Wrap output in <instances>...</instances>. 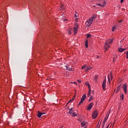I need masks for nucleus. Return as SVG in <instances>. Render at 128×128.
I'll return each instance as SVG.
<instances>
[{"label": "nucleus", "instance_id": "obj_21", "mask_svg": "<svg viewBox=\"0 0 128 128\" xmlns=\"http://www.w3.org/2000/svg\"><path fill=\"white\" fill-rule=\"evenodd\" d=\"M108 82L110 84V74L108 75Z\"/></svg>", "mask_w": 128, "mask_h": 128}, {"label": "nucleus", "instance_id": "obj_26", "mask_svg": "<svg viewBox=\"0 0 128 128\" xmlns=\"http://www.w3.org/2000/svg\"><path fill=\"white\" fill-rule=\"evenodd\" d=\"M92 100H94V98H92V96H91L89 100H88V102H92Z\"/></svg>", "mask_w": 128, "mask_h": 128}, {"label": "nucleus", "instance_id": "obj_7", "mask_svg": "<svg viewBox=\"0 0 128 128\" xmlns=\"http://www.w3.org/2000/svg\"><path fill=\"white\" fill-rule=\"evenodd\" d=\"M78 30V25H76V27H74V34H76Z\"/></svg>", "mask_w": 128, "mask_h": 128}, {"label": "nucleus", "instance_id": "obj_14", "mask_svg": "<svg viewBox=\"0 0 128 128\" xmlns=\"http://www.w3.org/2000/svg\"><path fill=\"white\" fill-rule=\"evenodd\" d=\"M112 42H114V40L112 39H108L106 42L107 44H112Z\"/></svg>", "mask_w": 128, "mask_h": 128}, {"label": "nucleus", "instance_id": "obj_27", "mask_svg": "<svg viewBox=\"0 0 128 128\" xmlns=\"http://www.w3.org/2000/svg\"><path fill=\"white\" fill-rule=\"evenodd\" d=\"M82 126H84L86 125V122H83L81 123Z\"/></svg>", "mask_w": 128, "mask_h": 128}, {"label": "nucleus", "instance_id": "obj_29", "mask_svg": "<svg viewBox=\"0 0 128 128\" xmlns=\"http://www.w3.org/2000/svg\"><path fill=\"white\" fill-rule=\"evenodd\" d=\"M90 36H92V35H90V34H88L86 38H90Z\"/></svg>", "mask_w": 128, "mask_h": 128}, {"label": "nucleus", "instance_id": "obj_30", "mask_svg": "<svg viewBox=\"0 0 128 128\" xmlns=\"http://www.w3.org/2000/svg\"><path fill=\"white\" fill-rule=\"evenodd\" d=\"M72 100H74V98H72V100H70L67 103V104H70V102H72Z\"/></svg>", "mask_w": 128, "mask_h": 128}, {"label": "nucleus", "instance_id": "obj_18", "mask_svg": "<svg viewBox=\"0 0 128 128\" xmlns=\"http://www.w3.org/2000/svg\"><path fill=\"white\" fill-rule=\"evenodd\" d=\"M64 8H66L64 5H61V6H60V10H64Z\"/></svg>", "mask_w": 128, "mask_h": 128}, {"label": "nucleus", "instance_id": "obj_1", "mask_svg": "<svg viewBox=\"0 0 128 128\" xmlns=\"http://www.w3.org/2000/svg\"><path fill=\"white\" fill-rule=\"evenodd\" d=\"M86 98V94H84V95L82 96L81 98V100L80 102L78 104V106H80V104H82V102H84Z\"/></svg>", "mask_w": 128, "mask_h": 128}, {"label": "nucleus", "instance_id": "obj_45", "mask_svg": "<svg viewBox=\"0 0 128 128\" xmlns=\"http://www.w3.org/2000/svg\"><path fill=\"white\" fill-rule=\"evenodd\" d=\"M74 84H76V82H74Z\"/></svg>", "mask_w": 128, "mask_h": 128}, {"label": "nucleus", "instance_id": "obj_28", "mask_svg": "<svg viewBox=\"0 0 128 128\" xmlns=\"http://www.w3.org/2000/svg\"><path fill=\"white\" fill-rule=\"evenodd\" d=\"M114 30H116V26H113L112 28V32H114Z\"/></svg>", "mask_w": 128, "mask_h": 128}, {"label": "nucleus", "instance_id": "obj_36", "mask_svg": "<svg viewBox=\"0 0 128 128\" xmlns=\"http://www.w3.org/2000/svg\"><path fill=\"white\" fill-rule=\"evenodd\" d=\"M78 18H76V22H78Z\"/></svg>", "mask_w": 128, "mask_h": 128}, {"label": "nucleus", "instance_id": "obj_3", "mask_svg": "<svg viewBox=\"0 0 128 128\" xmlns=\"http://www.w3.org/2000/svg\"><path fill=\"white\" fill-rule=\"evenodd\" d=\"M98 112L97 110H95L93 112L92 115V118L93 120H95V118H96V117L98 116Z\"/></svg>", "mask_w": 128, "mask_h": 128}, {"label": "nucleus", "instance_id": "obj_47", "mask_svg": "<svg viewBox=\"0 0 128 128\" xmlns=\"http://www.w3.org/2000/svg\"><path fill=\"white\" fill-rule=\"evenodd\" d=\"M98 128H100V126H98Z\"/></svg>", "mask_w": 128, "mask_h": 128}, {"label": "nucleus", "instance_id": "obj_13", "mask_svg": "<svg viewBox=\"0 0 128 128\" xmlns=\"http://www.w3.org/2000/svg\"><path fill=\"white\" fill-rule=\"evenodd\" d=\"M126 50V48H118V52H124Z\"/></svg>", "mask_w": 128, "mask_h": 128}, {"label": "nucleus", "instance_id": "obj_24", "mask_svg": "<svg viewBox=\"0 0 128 128\" xmlns=\"http://www.w3.org/2000/svg\"><path fill=\"white\" fill-rule=\"evenodd\" d=\"M106 120H108V118H105L103 122V124H106Z\"/></svg>", "mask_w": 128, "mask_h": 128}, {"label": "nucleus", "instance_id": "obj_15", "mask_svg": "<svg viewBox=\"0 0 128 128\" xmlns=\"http://www.w3.org/2000/svg\"><path fill=\"white\" fill-rule=\"evenodd\" d=\"M72 108H68L69 112L68 114H72V112H74V110H72Z\"/></svg>", "mask_w": 128, "mask_h": 128}, {"label": "nucleus", "instance_id": "obj_35", "mask_svg": "<svg viewBox=\"0 0 128 128\" xmlns=\"http://www.w3.org/2000/svg\"><path fill=\"white\" fill-rule=\"evenodd\" d=\"M88 96H90V92H88Z\"/></svg>", "mask_w": 128, "mask_h": 128}, {"label": "nucleus", "instance_id": "obj_46", "mask_svg": "<svg viewBox=\"0 0 128 128\" xmlns=\"http://www.w3.org/2000/svg\"><path fill=\"white\" fill-rule=\"evenodd\" d=\"M64 20V21H66L67 20Z\"/></svg>", "mask_w": 128, "mask_h": 128}, {"label": "nucleus", "instance_id": "obj_33", "mask_svg": "<svg viewBox=\"0 0 128 128\" xmlns=\"http://www.w3.org/2000/svg\"><path fill=\"white\" fill-rule=\"evenodd\" d=\"M110 76L111 78V80H112V73L110 74Z\"/></svg>", "mask_w": 128, "mask_h": 128}, {"label": "nucleus", "instance_id": "obj_8", "mask_svg": "<svg viewBox=\"0 0 128 128\" xmlns=\"http://www.w3.org/2000/svg\"><path fill=\"white\" fill-rule=\"evenodd\" d=\"M94 106V103L91 102L90 103L88 106V107L87 108V110H92V106Z\"/></svg>", "mask_w": 128, "mask_h": 128}, {"label": "nucleus", "instance_id": "obj_41", "mask_svg": "<svg viewBox=\"0 0 128 128\" xmlns=\"http://www.w3.org/2000/svg\"><path fill=\"white\" fill-rule=\"evenodd\" d=\"M122 22V20H120V21H118V22L120 23V22Z\"/></svg>", "mask_w": 128, "mask_h": 128}, {"label": "nucleus", "instance_id": "obj_12", "mask_svg": "<svg viewBox=\"0 0 128 128\" xmlns=\"http://www.w3.org/2000/svg\"><path fill=\"white\" fill-rule=\"evenodd\" d=\"M96 5L98 6H102V8H103V6H106V2H104L103 4H97Z\"/></svg>", "mask_w": 128, "mask_h": 128}, {"label": "nucleus", "instance_id": "obj_4", "mask_svg": "<svg viewBox=\"0 0 128 128\" xmlns=\"http://www.w3.org/2000/svg\"><path fill=\"white\" fill-rule=\"evenodd\" d=\"M106 79L105 78L103 80V82H102V89L104 90H106Z\"/></svg>", "mask_w": 128, "mask_h": 128}, {"label": "nucleus", "instance_id": "obj_10", "mask_svg": "<svg viewBox=\"0 0 128 128\" xmlns=\"http://www.w3.org/2000/svg\"><path fill=\"white\" fill-rule=\"evenodd\" d=\"M109 48H110V46L108 45V42H105V48H106V50H108Z\"/></svg>", "mask_w": 128, "mask_h": 128}, {"label": "nucleus", "instance_id": "obj_38", "mask_svg": "<svg viewBox=\"0 0 128 128\" xmlns=\"http://www.w3.org/2000/svg\"><path fill=\"white\" fill-rule=\"evenodd\" d=\"M121 4H122L124 2V0H120Z\"/></svg>", "mask_w": 128, "mask_h": 128}, {"label": "nucleus", "instance_id": "obj_11", "mask_svg": "<svg viewBox=\"0 0 128 128\" xmlns=\"http://www.w3.org/2000/svg\"><path fill=\"white\" fill-rule=\"evenodd\" d=\"M90 68H92V67H90L89 66H86V68H85V72H88Z\"/></svg>", "mask_w": 128, "mask_h": 128}, {"label": "nucleus", "instance_id": "obj_19", "mask_svg": "<svg viewBox=\"0 0 128 128\" xmlns=\"http://www.w3.org/2000/svg\"><path fill=\"white\" fill-rule=\"evenodd\" d=\"M94 80L98 82V76H96L94 78Z\"/></svg>", "mask_w": 128, "mask_h": 128}, {"label": "nucleus", "instance_id": "obj_39", "mask_svg": "<svg viewBox=\"0 0 128 128\" xmlns=\"http://www.w3.org/2000/svg\"><path fill=\"white\" fill-rule=\"evenodd\" d=\"M104 124H104L103 123L102 128H104Z\"/></svg>", "mask_w": 128, "mask_h": 128}, {"label": "nucleus", "instance_id": "obj_16", "mask_svg": "<svg viewBox=\"0 0 128 128\" xmlns=\"http://www.w3.org/2000/svg\"><path fill=\"white\" fill-rule=\"evenodd\" d=\"M88 40H86L85 42V46H86V48H88Z\"/></svg>", "mask_w": 128, "mask_h": 128}, {"label": "nucleus", "instance_id": "obj_2", "mask_svg": "<svg viewBox=\"0 0 128 128\" xmlns=\"http://www.w3.org/2000/svg\"><path fill=\"white\" fill-rule=\"evenodd\" d=\"M92 22H94L92 20L91 18L89 19L88 21L86 22V26H90V25L92 24Z\"/></svg>", "mask_w": 128, "mask_h": 128}, {"label": "nucleus", "instance_id": "obj_23", "mask_svg": "<svg viewBox=\"0 0 128 128\" xmlns=\"http://www.w3.org/2000/svg\"><path fill=\"white\" fill-rule=\"evenodd\" d=\"M72 116H76V113L74 112H72Z\"/></svg>", "mask_w": 128, "mask_h": 128}, {"label": "nucleus", "instance_id": "obj_6", "mask_svg": "<svg viewBox=\"0 0 128 128\" xmlns=\"http://www.w3.org/2000/svg\"><path fill=\"white\" fill-rule=\"evenodd\" d=\"M127 86H128L126 85V84H124L123 85V90H124V92H125V94H127L128 93Z\"/></svg>", "mask_w": 128, "mask_h": 128}, {"label": "nucleus", "instance_id": "obj_37", "mask_svg": "<svg viewBox=\"0 0 128 128\" xmlns=\"http://www.w3.org/2000/svg\"><path fill=\"white\" fill-rule=\"evenodd\" d=\"M68 34H72V32H70V31H68Z\"/></svg>", "mask_w": 128, "mask_h": 128}, {"label": "nucleus", "instance_id": "obj_40", "mask_svg": "<svg viewBox=\"0 0 128 128\" xmlns=\"http://www.w3.org/2000/svg\"><path fill=\"white\" fill-rule=\"evenodd\" d=\"M78 82H82V80H78Z\"/></svg>", "mask_w": 128, "mask_h": 128}, {"label": "nucleus", "instance_id": "obj_32", "mask_svg": "<svg viewBox=\"0 0 128 128\" xmlns=\"http://www.w3.org/2000/svg\"><path fill=\"white\" fill-rule=\"evenodd\" d=\"M126 58H128V52H126Z\"/></svg>", "mask_w": 128, "mask_h": 128}, {"label": "nucleus", "instance_id": "obj_9", "mask_svg": "<svg viewBox=\"0 0 128 128\" xmlns=\"http://www.w3.org/2000/svg\"><path fill=\"white\" fill-rule=\"evenodd\" d=\"M65 68H66V70H70V72H72L74 71V69L72 68H70V66L68 65H66L65 66Z\"/></svg>", "mask_w": 128, "mask_h": 128}, {"label": "nucleus", "instance_id": "obj_25", "mask_svg": "<svg viewBox=\"0 0 128 128\" xmlns=\"http://www.w3.org/2000/svg\"><path fill=\"white\" fill-rule=\"evenodd\" d=\"M124 95L123 94L120 96V98H122V100H124Z\"/></svg>", "mask_w": 128, "mask_h": 128}, {"label": "nucleus", "instance_id": "obj_43", "mask_svg": "<svg viewBox=\"0 0 128 128\" xmlns=\"http://www.w3.org/2000/svg\"><path fill=\"white\" fill-rule=\"evenodd\" d=\"M108 126L109 125H108L106 128H108Z\"/></svg>", "mask_w": 128, "mask_h": 128}, {"label": "nucleus", "instance_id": "obj_42", "mask_svg": "<svg viewBox=\"0 0 128 128\" xmlns=\"http://www.w3.org/2000/svg\"><path fill=\"white\" fill-rule=\"evenodd\" d=\"M75 18H78V16L75 14Z\"/></svg>", "mask_w": 128, "mask_h": 128}, {"label": "nucleus", "instance_id": "obj_5", "mask_svg": "<svg viewBox=\"0 0 128 128\" xmlns=\"http://www.w3.org/2000/svg\"><path fill=\"white\" fill-rule=\"evenodd\" d=\"M36 114H37L38 118H40L42 114H46V113L38 111Z\"/></svg>", "mask_w": 128, "mask_h": 128}, {"label": "nucleus", "instance_id": "obj_34", "mask_svg": "<svg viewBox=\"0 0 128 128\" xmlns=\"http://www.w3.org/2000/svg\"><path fill=\"white\" fill-rule=\"evenodd\" d=\"M89 90H88V92H92V90H90V88H88Z\"/></svg>", "mask_w": 128, "mask_h": 128}, {"label": "nucleus", "instance_id": "obj_31", "mask_svg": "<svg viewBox=\"0 0 128 128\" xmlns=\"http://www.w3.org/2000/svg\"><path fill=\"white\" fill-rule=\"evenodd\" d=\"M120 90V86H118L117 88V90Z\"/></svg>", "mask_w": 128, "mask_h": 128}, {"label": "nucleus", "instance_id": "obj_44", "mask_svg": "<svg viewBox=\"0 0 128 128\" xmlns=\"http://www.w3.org/2000/svg\"><path fill=\"white\" fill-rule=\"evenodd\" d=\"M113 61L114 62V58L113 59Z\"/></svg>", "mask_w": 128, "mask_h": 128}, {"label": "nucleus", "instance_id": "obj_22", "mask_svg": "<svg viewBox=\"0 0 128 128\" xmlns=\"http://www.w3.org/2000/svg\"><path fill=\"white\" fill-rule=\"evenodd\" d=\"M86 86H88V88H90V84L86 82Z\"/></svg>", "mask_w": 128, "mask_h": 128}, {"label": "nucleus", "instance_id": "obj_17", "mask_svg": "<svg viewBox=\"0 0 128 128\" xmlns=\"http://www.w3.org/2000/svg\"><path fill=\"white\" fill-rule=\"evenodd\" d=\"M96 18V14H94V15H92V17L91 18V19L92 20L94 21V18Z\"/></svg>", "mask_w": 128, "mask_h": 128}, {"label": "nucleus", "instance_id": "obj_20", "mask_svg": "<svg viewBox=\"0 0 128 128\" xmlns=\"http://www.w3.org/2000/svg\"><path fill=\"white\" fill-rule=\"evenodd\" d=\"M86 66L84 65L82 67L81 70H86Z\"/></svg>", "mask_w": 128, "mask_h": 128}]
</instances>
